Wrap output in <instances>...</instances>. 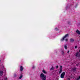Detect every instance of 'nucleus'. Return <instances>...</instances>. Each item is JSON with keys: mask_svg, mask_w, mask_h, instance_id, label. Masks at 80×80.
<instances>
[{"mask_svg": "<svg viewBox=\"0 0 80 80\" xmlns=\"http://www.w3.org/2000/svg\"><path fill=\"white\" fill-rule=\"evenodd\" d=\"M40 77L41 78V79L42 80H46V78H47V76L46 75H44L43 73H42L40 75Z\"/></svg>", "mask_w": 80, "mask_h": 80, "instance_id": "1", "label": "nucleus"}, {"mask_svg": "<svg viewBox=\"0 0 80 80\" xmlns=\"http://www.w3.org/2000/svg\"><path fill=\"white\" fill-rule=\"evenodd\" d=\"M75 56L77 57H79L80 58V50H79V52H77L75 54Z\"/></svg>", "mask_w": 80, "mask_h": 80, "instance_id": "2", "label": "nucleus"}, {"mask_svg": "<svg viewBox=\"0 0 80 80\" xmlns=\"http://www.w3.org/2000/svg\"><path fill=\"white\" fill-rule=\"evenodd\" d=\"M65 72H63L62 73L61 75V78H64V77H65Z\"/></svg>", "mask_w": 80, "mask_h": 80, "instance_id": "3", "label": "nucleus"}, {"mask_svg": "<svg viewBox=\"0 0 80 80\" xmlns=\"http://www.w3.org/2000/svg\"><path fill=\"white\" fill-rule=\"evenodd\" d=\"M68 37V34H66L65 36L63 38L61 39V41H62H62H63V40L65 39V38H66V37Z\"/></svg>", "mask_w": 80, "mask_h": 80, "instance_id": "4", "label": "nucleus"}, {"mask_svg": "<svg viewBox=\"0 0 80 80\" xmlns=\"http://www.w3.org/2000/svg\"><path fill=\"white\" fill-rule=\"evenodd\" d=\"M62 72V66H60V71H59V73H61Z\"/></svg>", "mask_w": 80, "mask_h": 80, "instance_id": "5", "label": "nucleus"}, {"mask_svg": "<svg viewBox=\"0 0 80 80\" xmlns=\"http://www.w3.org/2000/svg\"><path fill=\"white\" fill-rule=\"evenodd\" d=\"M76 32L78 34V35H80V31L78 30L77 29L76 31Z\"/></svg>", "mask_w": 80, "mask_h": 80, "instance_id": "6", "label": "nucleus"}, {"mask_svg": "<svg viewBox=\"0 0 80 80\" xmlns=\"http://www.w3.org/2000/svg\"><path fill=\"white\" fill-rule=\"evenodd\" d=\"M3 74V71H0V75L1 76H2Z\"/></svg>", "mask_w": 80, "mask_h": 80, "instance_id": "7", "label": "nucleus"}, {"mask_svg": "<svg viewBox=\"0 0 80 80\" xmlns=\"http://www.w3.org/2000/svg\"><path fill=\"white\" fill-rule=\"evenodd\" d=\"M23 67L22 66L20 67V71L21 72H22L23 71Z\"/></svg>", "mask_w": 80, "mask_h": 80, "instance_id": "8", "label": "nucleus"}, {"mask_svg": "<svg viewBox=\"0 0 80 80\" xmlns=\"http://www.w3.org/2000/svg\"><path fill=\"white\" fill-rule=\"evenodd\" d=\"M72 72H75L76 71V68H73L72 69Z\"/></svg>", "mask_w": 80, "mask_h": 80, "instance_id": "9", "label": "nucleus"}, {"mask_svg": "<svg viewBox=\"0 0 80 80\" xmlns=\"http://www.w3.org/2000/svg\"><path fill=\"white\" fill-rule=\"evenodd\" d=\"M42 72L43 73H45V74H46V73H47V72H46L44 70H42Z\"/></svg>", "mask_w": 80, "mask_h": 80, "instance_id": "10", "label": "nucleus"}, {"mask_svg": "<svg viewBox=\"0 0 80 80\" xmlns=\"http://www.w3.org/2000/svg\"><path fill=\"white\" fill-rule=\"evenodd\" d=\"M70 40L71 42H74V40H73V39H70Z\"/></svg>", "mask_w": 80, "mask_h": 80, "instance_id": "11", "label": "nucleus"}, {"mask_svg": "<svg viewBox=\"0 0 80 80\" xmlns=\"http://www.w3.org/2000/svg\"><path fill=\"white\" fill-rule=\"evenodd\" d=\"M54 70V68L52 66V68L50 69V70Z\"/></svg>", "mask_w": 80, "mask_h": 80, "instance_id": "12", "label": "nucleus"}, {"mask_svg": "<svg viewBox=\"0 0 80 80\" xmlns=\"http://www.w3.org/2000/svg\"><path fill=\"white\" fill-rule=\"evenodd\" d=\"M64 48L66 49V50H67V45H65L64 46Z\"/></svg>", "mask_w": 80, "mask_h": 80, "instance_id": "13", "label": "nucleus"}, {"mask_svg": "<svg viewBox=\"0 0 80 80\" xmlns=\"http://www.w3.org/2000/svg\"><path fill=\"white\" fill-rule=\"evenodd\" d=\"M80 79V77L77 78L76 79V80H79Z\"/></svg>", "mask_w": 80, "mask_h": 80, "instance_id": "14", "label": "nucleus"}, {"mask_svg": "<svg viewBox=\"0 0 80 80\" xmlns=\"http://www.w3.org/2000/svg\"><path fill=\"white\" fill-rule=\"evenodd\" d=\"M22 76H21L20 77H19V79H21L22 78Z\"/></svg>", "mask_w": 80, "mask_h": 80, "instance_id": "15", "label": "nucleus"}, {"mask_svg": "<svg viewBox=\"0 0 80 80\" xmlns=\"http://www.w3.org/2000/svg\"><path fill=\"white\" fill-rule=\"evenodd\" d=\"M58 68V66H57L56 67V68Z\"/></svg>", "mask_w": 80, "mask_h": 80, "instance_id": "16", "label": "nucleus"}, {"mask_svg": "<svg viewBox=\"0 0 80 80\" xmlns=\"http://www.w3.org/2000/svg\"><path fill=\"white\" fill-rule=\"evenodd\" d=\"M64 51H62V54H64Z\"/></svg>", "mask_w": 80, "mask_h": 80, "instance_id": "17", "label": "nucleus"}, {"mask_svg": "<svg viewBox=\"0 0 80 80\" xmlns=\"http://www.w3.org/2000/svg\"><path fill=\"white\" fill-rule=\"evenodd\" d=\"M77 48V46H75V49H76V48Z\"/></svg>", "mask_w": 80, "mask_h": 80, "instance_id": "18", "label": "nucleus"}, {"mask_svg": "<svg viewBox=\"0 0 80 80\" xmlns=\"http://www.w3.org/2000/svg\"><path fill=\"white\" fill-rule=\"evenodd\" d=\"M65 40H66V42H67V41H68V39H65Z\"/></svg>", "mask_w": 80, "mask_h": 80, "instance_id": "19", "label": "nucleus"}, {"mask_svg": "<svg viewBox=\"0 0 80 80\" xmlns=\"http://www.w3.org/2000/svg\"><path fill=\"white\" fill-rule=\"evenodd\" d=\"M14 77H17V75L16 74H15Z\"/></svg>", "mask_w": 80, "mask_h": 80, "instance_id": "20", "label": "nucleus"}, {"mask_svg": "<svg viewBox=\"0 0 80 80\" xmlns=\"http://www.w3.org/2000/svg\"><path fill=\"white\" fill-rule=\"evenodd\" d=\"M7 79H8L7 78H5V80H7Z\"/></svg>", "mask_w": 80, "mask_h": 80, "instance_id": "21", "label": "nucleus"}, {"mask_svg": "<svg viewBox=\"0 0 80 80\" xmlns=\"http://www.w3.org/2000/svg\"><path fill=\"white\" fill-rule=\"evenodd\" d=\"M69 52H70V51H68V53H69Z\"/></svg>", "mask_w": 80, "mask_h": 80, "instance_id": "22", "label": "nucleus"}, {"mask_svg": "<svg viewBox=\"0 0 80 80\" xmlns=\"http://www.w3.org/2000/svg\"><path fill=\"white\" fill-rule=\"evenodd\" d=\"M35 68V67L34 66H33L32 67V68Z\"/></svg>", "mask_w": 80, "mask_h": 80, "instance_id": "23", "label": "nucleus"}, {"mask_svg": "<svg viewBox=\"0 0 80 80\" xmlns=\"http://www.w3.org/2000/svg\"><path fill=\"white\" fill-rule=\"evenodd\" d=\"M55 29H56V30H57V28H56Z\"/></svg>", "mask_w": 80, "mask_h": 80, "instance_id": "24", "label": "nucleus"}, {"mask_svg": "<svg viewBox=\"0 0 80 80\" xmlns=\"http://www.w3.org/2000/svg\"><path fill=\"white\" fill-rule=\"evenodd\" d=\"M4 76H6V75H7L6 74H5L4 75Z\"/></svg>", "mask_w": 80, "mask_h": 80, "instance_id": "25", "label": "nucleus"}, {"mask_svg": "<svg viewBox=\"0 0 80 80\" xmlns=\"http://www.w3.org/2000/svg\"><path fill=\"white\" fill-rule=\"evenodd\" d=\"M76 65L78 66V64H77Z\"/></svg>", "mask_w": 80, "mask_h": 80, "instance_id": "26", "label": "nucleus"}]
</instances>
